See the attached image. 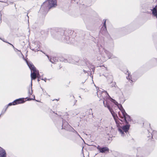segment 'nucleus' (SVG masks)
Segmentation results:
<instances>
[{
    "label": "nucleus",
    "instance_id": "obj_1",
    "mask_svg": "<svg viewBox=\"0 0 157 157\" xmlns=\"http://www.w3.org/2000/svg\"><path fill=\"white\" fill-rule=\"evenodd\" d=\"M57 6L56 0H46L41 5L40 11L48 12L51 8L55 7Z\"/></svg>",
    "mask_w": 157,
    "mask_h": 157
},
{
    "label": "nucleus",
    "instance_id": "obj_2",
    "mask_svg": "<svg viewBox=\"0 0 157 157\" xmlns=\"http://www.w3.org/2000/svg\"><path fill=\"white\" fill-rule=\"evenodd\" d=\"M99 49L100 51H101V50H103L104 52L98 54L97 58V59L98 60H101L102 61L104 62L106 61L108 59H113L116 58V57L113 55L112 53L105 50L102 47L101 48H99ZM102 52H103V51H102Z\"/></svg>",
    "mask_w": 157,
    "mask_h": 157
},
{
    "label": "nucleus",
    "instance_id": "obj_3",
    "mask_svg": "<svg viewBox=\"0 0 157 157\" xmlns=\"http://www.w3.org/2000/svg\"><path fill=\"white\" fill-rule=\"evenodd\" d=\"M63 30L61 32H56L55 33L52 34V36L54 38L61 40L66 42L67 43H70V37L68 35H66Z\"/></svg>",
    "mask_w": 157,
    "mask_h": 157
},
{
    "label": "nucleus",
    "instance_id": "obj_4",
    "mask_svg": "<svg viewBox=\"0 0 157 157\" xmlns=\"http://www.w3.org/2000/svg\"><path fill=\"white\" fill-rule=\"evenodd\" d=\"M25 60L27 65L31 71V78L32 84V80H34L36 78V74L39 75V71L36 69V68L31 62H29L26 59H25Z\"/></svg>",
    "mask_w": 157,
    "mask_h": 157
},
{
    "label": "nucleus",
    "instance_id": "obj_5",
    "mask_svg": "<svg viewBox=\"0 0 157 157\" xmlns=\"http://www.w3.org/2000/svg\"><path fill=\"white\" fill-rule=\"evenodd\" d=\"M82 65L85 67V68L83 69V71L84 73H88V72L91 71L90 68L92 64L89 63L86 59H84L82 61Z\"/></svg>",
    "mask_w": 157,
    "mask_h": 157
},
{
    "label": "nucleus",
    "instance_id": "obj_6",
    "mask_svg": "<svg viewBox=\"0 0 157 157\" xmlns=\"http://www.w3.org/2000/svg\"><path fill=\"white\" fill-rule=\"evenodd\" d=\"M130 125L129 124H126L125 125H124L122 127H120L118 128V131L121 134L122 136H124V133L127 134L129 129Z\"/></svg>",
    "mask_w": 157,
    "mask_h": 157
},
{
    "label": "nucleus",
    "instance_id": "obj_7",
    "mask_svg": "<svg viewBox=\"0 0 157 157\" xmlns=\"http://www.w3.org/2000/svg\"><path fill=\"white\" fill-rule=\"evenodd\" d=\"M62 119V125L61 126H60V127H59V128H61V129H64L67 131H68L69 129V128H70L71 127V126L68 123V122L66 121L65 120L63 119V118Z\"/></svg>",
    "mask_w": 157,
    "mask_h": 157
},
{
    "label": "nucleus",
    "instance_id": "obj_8",
    "mask_svg": "<svg viewBox=\"0 0 157 157\" xmlns=\"http://www.w3.org/2000/svg\"><path fill=\"white\" fill-rule=\"evenodd\" d=\"M39 48L38 45L37 43H33L32 44L31 46L30 47V48L31 50L35 52L39 51L38 50Z\"/></svg>",
    "mask_w": 157,
    "mask_h": 157
},
{
    "label": "nucleus",
    "instance_id": "obj_9",
    "mask_svg": "<svg viewBox=\"0 0 157 157\" xmlns=\"http://www.w3.org/2000/svg\"><path fill=\"white\" fill-rule=\"evenodd\" d=\"M123 117L124 118V120L126 124H128V122L131 121H132L131 117L128 114L124 116Z\"/></svg>",
    "mask_w": 157,
    "mask_h": 157
},
{
    "label": "nucleus",
    "instance_id": "obj_10",
    "mask_svg": "<svg viewBox=\"0 0 157 157\" xmlns=\"http://www.w3.org/2000/svg\"><path fill=\"white\" fill-rule=\"evenodd\" d=\"M100 33L104 35H105L108 34L106 27H102L100 32Z\"/></svg>",
    "mask_w": 157,
    "mask_h": 157
},
{
    "label": "nucleus",
    "instance_id": "obj_11",
    "mask_svg": "<svg viewBox=\"0 0 157 157\" xmlns=\"http://www.w3.org/2000/svg\"><path fill=\"white\" fill-rule=\"evenodd\" d=\"M103 93V92L101 90H98L97 91V94L98 97L100 99V101H101V100H102V98L103 99H104V97L102 96V94Z\"/></svg>",
    "mask_w": 157,
    "mask_h": 157
},
{
    "label": "nucleus",
    "instance_id": "obj_12",
    "mask_svg": "<svg viewBox=\"0 0 157 157\" xmlns=\"http://www.w3.org/2000/svg\"><path fill=\"white\" fill-rule=\"evenodd\" d=\"M25 102V101H24V98H20L18 99H17L14 101V102L16 103V105L23 103H24Z\"/></svg>",
    "mask_w": 157,
    "mask_h": 157
},
{
    "label": "nucleus",
    "instance_id": "obj_13",
    "mask_svg": "<svg viewBox=\"0 0 157 157\" xmlns=\"http://www.w3.org/2000/svg\"><path fill=\"white\" fill-rule=\"evenodd\" d=\"M49 59L50 62L52 63H55L57 62L58 61V59L56 57H52L49 58V57L48 55H46Z\"/></svg>",
    "mask_w": 157,
    "mask_h": 157
},
{
    "label": "nucleus",
    "instance_id": "obj_14",
    "mask_svg": "<svg viewBox=\"0 0 157 157\" xmlns=\"http://www.w3.org/2000/svg\"><path fill=\"white\" fill-rule=\"evenodd\" d=\"M6 152L4 149L1 148L0 149V157H6Z\"/></svg>",
    "mask_w": 157,
    "mask_h": 157
},
{
    "label": "nucleus",
    "instance_id": "obj_15",
    "mask_svg": "<svg viewBox=\"0 0 157 157\" xmlns=\"http://www.w3.org/2000/svg\"><path fill=\"white\" fill-rule=\"evenodd\" d=\"M107 108L109 110V111L111 112V114L112 115V116L113 117V118H114V117H117V115L113 111V110L110 108V106H107Z\"/></svg>",
    "mask_w": 157,
    "mask_h": 157
},
{
    "label": "nucleus",
    "instance_id": "obj_16",
    "mask_svg": "<svg viewBox=\"0 0 157 157\" xmlns=\"http://www.w3.org/2000/svg\"><path fill=\"white\" fill-rule=\"evenodd\" d=\"M68 131L72 132L74 133H76V135L78 136H79V137H80L82 139V137L80 136V135L78 134L77 132L71 126L70 128H69V129H68Z\"/></svg>",
    "mask_w": 157,
    "mask_h": 157
},
{
    "label": "nucleus",
    "instance_id": "obj_17",
    "mask_svg": "<svg viewBox=\"0 0 157 157\" xmlns=\"http://www.w3.org/2000/svg\"><path fill=\"white\" fill-rule=\"evenodd\" d=\"M109 149L106 147H101L100 152L101 153H105L106 151L108 152L109 151Z\"/></svg>",
    "mask_w": 157,
    "mask_h": 157
},
{
    "label": "nucleus",
    "instance_id": "obj_18",
    "mask_svg": "<svg viewBox=\"0 0 157 157\" xmlns=\"http://www.w3.org/2000/svg\"><path fill=\"white\" fill-rule=\"evenodd\" d=\"M63 61L64 62L67 63L68 62L70 63H72L73 64H75L76 62L72 59H64L63 60Z\"/></svg>",
    "mask_w": 157,
    "mask_h": 157
},
{
    "label": "nucleus",
    "instance_id": "obj_19",
    "mask_svg": "<svg viewBox=\"0 0 157 157\" xmlns=\"http://www.w3.org/2000/svg\"><path fill=\"white\" fill-rule=\"evenodd\" d=\"M152 13L153 15L157 18V6H155L153 9Z\"/></svg>",
    "mask_w": 157,
    "mask_h": 157
},
{
    "label": "nucleus",
    "instance_id": "obj_20",
    "mask_svg": "<svg viewBox=\"0 0 157 157\" xmlns=\"http://www.w3.org/2000/svg\"><path fill=\"white\" fill-rule=\"evenodd\" d=\"M151 137L153 138V137L157 139V132L155 131H153L151 133Z\"/></svg>",
    "mask_w": 157,
    "mask_h": 157
},
{
    "label": "nucleus",
    "instance_id": "obj_21",
    "mask_svg": "<svg viewBox=\"0 0 157 157\" xmlns=\"http://www.w3.org/2000/svg\"><path fill=\"white\" fill-rule=\"evenodd\" d=\"M104 76L106 77L108 80H110V81H112L113 80V77L112 75H104Z\"/></svg>",
    "mask_w": 157,
    "mask_h": 157
},
{
    "label": "nucleus",
    "instance_id": "obj_22",
    "mask_svg": "<svg viewBox=\"0 0 157 157\" xmlns=\"http://www.w3.org/2000/svg\"><path fill=\"white\" fill-rule=\"evenodd\" d=\"M32 85H32L31 84V88H29V90L28 95H29V96L30 97L31 95H32V94H33Z\"/></svg>",
    "mask_w": 157,
    "mask_h": 157
},
{
    "label": "nucleus",
    "instance_id": "obj_23",
    "mask_svg": "<svg viewBox=\"0 0 157 157\" xmlns=\"http://www.w3.org/2000/svg\"><path fill=\"white\" fill-rule=\"evenodd\" d=\"M86 114L87 115H93L92 109H88L86 112Z\"/></svg>",
    "mask_w": 157,
    "mask_h": 157
},
{
    "label": "nucleus",
    "instance_id": "obj_24",
    "mask_svg": "<svg viewBox=\"0 0 157 157\" xmlns=\"http://www.w3.org/2000/svg\"><path fill=\"white\" fill-rule=\"evenodd\" d=\"M121 111L123 115V117L125 116L126 115H127V114L126 113L125 110L122 107V109H121Z\"/></svg>",
    "mask_w": 157,
    "mask_h": 157
},
{
    "label": "nucleus",
    "instance_id": "obj_25",
    "mask_svg": "<svg viewBox=\"0 0 157 157\" xmlns=\"http://www.w3.org/2000/svg\"><path fill=\"white\" fill-rule=\"evenodd\" d=\"M16 105V103L15 102H14V101L12 102H10L9 103V104L7 105L6 107V108H8L9 106H11L12 105Z\"/></svg>",
    "mask_w": 157,
    "mask_h": 157
},
{
    "label": "nucleus",
    "instance_id": "obj_26",
    "mask_svg": "<svg viewBox=\"0 0 157 157\" xmlns=\"http://www.w3.org/2000/svg\"><path fill=\"white\" fill-rule=\"evenodd\" d=\"M126 78L128 79L129 80L130 83H132V82L133 81L132 79V78L131 76L129 75H128L127 77H126Z\"/></svg>",
    "mask_w": 157,
    "mask_h": 157
},
{
    "label": "nucleus",
    "instance_id": "obj_27",
    "mask_svg": "<svg viewBox=\"0 0 157 157\" xmlns=\"http://www.w3.org/2000/svg\"><path fill=\"white\" fill-rule=\"evenodd\" d=\"M117 117H116L115 118L114 117V119L116 122V124H117V125L118 126L119 125V121L118 120H117Z\"/></svg>",
    "mask_w": 157,
    "mask_h": 157
},
{
    "label": "nucleus",
    "instance_id": "obj_28",
    "mask_svg": "<svg viewBox=\"0 0 157 157\" xmlns=\"http://www.w3.org/2000/svg\"><path fill=\"white\" fill-rule=\"evenodd\" d=\"M106 20L104 19L103 20V25L102 27H106Z\"/></svg>",
    "mask_w": 157,
    "mask_h": 157
},
{
    "label": "nucleus",
    "instance_id": "obj_29",
    "mask_svg": "<svg viewBox=\"0 0 157 157\" xmlns=\"http://www.w3.org/2000/svg\"><path fill=\"white\" fill-rule=\"evenodd\" d=\"M111 86L112 87H116L117 86L116 83L114 82H112V85H111Z\"/></svg>",
    "mask_w": 157,
    "mask_h": 157
},
{
    "label": "nucleus",
    "instance_id": "obj_30",
    "mask_svg": "<svg viewBox=\"0 0 157 157\" xmlns=\"http://www.w3.org/2000/svg\"><path fill=\"white\" fill-rule=\"evenodd\" d=\"M7 109V108H6V109L4 110H2V112H1V113L0 115H1V114H4L6 112Z\"/></svg>",
    "mask_w": 157,
    "mask_h": 157
},
{
    "label": "nucleus",
    "instance_id": "obj_31",
    "mask_svg": "<svg viewBox=\"0 0 157 157\" xmlns=\"http://www.w3.org/2000/svg\"><path fill=\"white\" fill-rule=\"evenodd\" d=\"M35 96L34 95L33 98H29L27 99V101H31V100H34L35 99Z\"/></svg>",
    "mask_w": 157,
    "mask_h": 157
},
{
    "label": "nucleus",
    "instance_id": "obj_32",
    "mask_svg": "<svg viewBox=\"0 0 157 157\" xmlns=\"http://www.w3.org/2000/svg\"><path fill=\"white\" fill-rule=\"evenodd\" d=\"M103 105H104L105 107H107V106H109L108 104L107 103L105 104V101L104 100L103 101Z\"/></svg>",
    "mask_w": 157,
    "mask_h": 157
},
{
    "label": "nucleus",
    "instance_id": "obj_33",
    "mask_svg": "<svg viewBox=\"0 0 157 157\" xmlns=\"http://www.w3.org/2000/svg\"><path fill=\"white\" fill-rule=\"evenodd\" d=\"M36 78L37 77L38 78V80L37 81L38 82H39L40 80V78L39 77V75L36 74Z\"/></svg>",
    "mask_w": 157,
    "mask_h": 157
},
{
    "label": "nucleus",
    "instance_id": "obj_34",
    "mask_svg": "<svg viewBox=\"0 0 157 157\" xmlns=\"http://www.w3.org/2000/svg\"><path fill=\"white\" fill-rule=\"evenodd\" d=\"M1 2H5V3H7L8 5H9V4H11V3H12V2H8L7 1H6V2L2 1Z\"/></svg>",
    "mask_w": 157,
    "mask_h": 157
},
{
    "label": "nucleus",
    "instance_id": "obj_35",
    "mask_svg": "<svg viewBox=\"0 0 157 157\" xmlns=\"http://www.w3.org/2000/svg\"><path fill=\"white\" fill-rule=\"evenodd\" d=\"M101 147L99 146L98 145L97 147V149L99 150V151H100L101 149Z\"/></svg>",
    "mask_w": 157,
    "mask_h": 157
},
{
    "label": "nucleus",
    "instance_id": "obj_36",
    "mask_svg": "<svg viewBox=\"0 0 157 157\" xmlns=\"http://www.w3.org/2000/svg\"><path fill=\"white\" fill-rule=\"evenodd\" d=\"M12 47L14 49V50L16 49V48H15L13 45H12Z\"/></svg>",
    "mask_w": 157,
    "mask_h": 157
},
{
    "label": "nucleus",
    "instance_id": "obj_37",
    "mask_svg": "<svg viewBox=\"0 0 157 157\" xmlns=\"http://www.w3.org/2000/svg\"><path fill=\"white\" fill-rule=\"evenodd\" d=\"M15 51H16V52H17V51H20H20L19 50H18L16 48V49H15V50H14Z\"/></svg>",
    "mask_w": 157,
    "mask_h": 157
},
{
    "label": "nucleus",
    "instance_id": "obj_38",
    "mask_svg": "<svg viewBox=\"0 0 157 157\" xmlns=\"http://www.w3.org/2000/svg\"><path fill=\"white\" fill-rule=\"evenodd\" d=\"M0 22H1V15H0Z\"/></svg>",
    "mask_w": 157,
    "mask_h": 157
},
{
    "label": "nucleus",
    "instance_id": "obj_39",
    "mask_svg": "<svg viewBox=\"0 0 157 157\" xmlns=\"http://www.w3.org/2000/svg\"><path fill=\"white\" fill-rule=\"evenodd\" d=\"M59 100V99H54V100H53V101H55V100H57V101H58Z\"/></svg>",
    "mask_w": 157,
    "mask_h": 157
},
{
    "label": "nucleus",
    "instance_id": "obj_40",
    "mask_svg": "<svg viewBox=\"0 0 157 157\" xmlns=\"http://www.w3.org/2000/svg\"><path fill=\"white\" fill-rule=\"evenodd\" d=\"M6 43H8L10 45H12V44H10V43H8V42H6Z\"/></svg>",
    "mask_w": 157,
    "mask_h": 157
},
{
    "label": "nucleus",
    "instance_id": "obj_41",
    "mask_svg": "<svg viewBox=\"0 0 157 157\" xmlns=\"http://www.w3.org/2000/svg\"><path fill=\"white\" fill-rule=\"evenodd\" d=\"M46 78H45L44 79V81L45 82H46Z\"/></svg>",
    "mask_w": 157,
    "mask_h": 157
},
{
    "label": "nucleus",
    "instance_id": "obj_42",
    "mask_svg": "<svg viewBox=\"0 0 157 157\" xmlns=\"http://www.w3.org/2000/svg\"><path fill=\"white\" fill-rule=\"evenodd\" d=\"M40 79H41L42 80H44V79L43 78H40Z\"/></svg>",
    "mask_w": 157,
    "mask_h": 157
},
{
    "label": "nucleus",
    "instance_id": "obj_43",
    "mask_svg": "<svg viewBox=\"0 0 157 157\" xmlns=\"http://www.w3.org/2000/svg\"><path fill=\"white\" fill-rule=\"evenodd\" d=\"M39 77L40 79V75H39Z\"/></svg>",
    "mask_w": 157,
    "mask_h": 157
},
{
    "label": "nucleus",
    "instance_id": "obj_44",
    "mask_svg": "<svg viewBox=\"0 0 157 157\" xmlns=\"http://www.w3.org/2000/svg\"><path fill=\"white\" fill-rule=\"evenodd\" d=\"M82 151L83 152V148H82Z\"/></svg>",
    "mask_w": 157,
    "mask_h": 157
},
{
    "label": "nucleus",
    "instance_id": "obj_45",
    "mask_svg": "<svg viewBox=\"0 0 157 157\" xmlns=\"http://www.w3.org/2000/svg\"><path fill=\"white\" fill-rule=\"evenodd\" d=\"M75 115H77V113H76V114H75Z\"/></svg>",
    "mask_w": 157,
    "mask_h": 157
},
{
    "label": "nucleus",
    "instance_id": "obj_46",
    "mask_svg": "<svg viewBox=\"0 0 157 157\" xmlns=\"http://www.w3.org/2000/svg\"><path fill=\"white\" fill-rule=\"evenodd\" d=\"M3 41L6 42V41H4V40H3Z\"/></svg>",
    "mask_w": 157,
    "mask_h": 157
},
{
    "label": "nucleus",
    "instance_id": "obj_47",
    "mask_svg": "<svg viewBox=\"0 0 157 157\" xmlns=\"http://www.w3.org/2000/svg\"><path fill=\"white\" fill-rule=\"evenodd\" d=\"M76 135V133H75Z\"/></svg>",
    "mask_w": 157,
    "mask_h": 157
},
{
    "label": "nucleus",
    "instance_id": "obj_48",
    "mask_svg": "<svg viewBox=\"0 0 157 157\" xmlns=\"http://www.w3.org/2000/svg\"><path fill=\"white\" fill-rule=\"evenodd\" d=\"M83 157H85V156H84V155H83Z\"/></svg>",
    "mask_w": 157,
    "mask_h": 157
},
{
    "label": "nucleus",
    "instance_id": "obj_49",
    "mask_svg": "<svg viewBox=\"0 0 157 157\" xmlns=\"http://www.w3.org/2000/svg\"><path fill=\"white\" fill-rule=\"evenodd\" d=\"M156 61H157V59H156Z\"/></svg>",
    "mask_w": 157,
    "mask_h": 157
},
{
    "label": "nucleus",
    "instance_id": "obj_50",
    "mask_svg": "<svg viewBox=\"0 0 157 157\" xmlns=\"http://www.w3.org/2000/svg\"><path fill=\"white\" fill-rule=\"evenodd\" d=\"M0 39H1L0 38Z\"/></svg>",
    "mask_w": 157,
    "mask_h": 157
}]
</instances>
